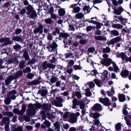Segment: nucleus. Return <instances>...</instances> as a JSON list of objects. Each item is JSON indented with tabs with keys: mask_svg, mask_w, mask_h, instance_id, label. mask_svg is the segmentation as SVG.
Returning a JSON list of instances; mask_svg holds the SVG:
<instances>
[{
	"mask_svg": "<svg viewBox=\"0 0 131 131\" xmlns=\"http://www.w3.org/2000/svg\"><path fill=\"white\" fill-rule=\"evenodd\" d=\"M83 10L84 11H87V12H85V14L89 13L90 12V9H89V8L87 6H84L83 8ZM85 14V13L84 14Z\"/></svg>",
	"mask_w": 131,
	"mask_h": 131,
	"instance_id": "nucleus-42",
	"label": "nucleus"
},
{
	"mask_svg": "<svg viewBox=\"0 0 131 131\" xmlns=\"http://www.w3.org/2000/svg\"><path fill=\"white\" fill-rule=\"evenodd\" d=\"M96 24H95L96 25V28L97 29H100L101 26H102V24L100 23H99L97 22Z\"/></svg>",
	"mask_w": 131,
	"mask_h": 131,
	"instance_id": "nucleus-59",
	"label": "nucleus"
},
{
	"mask_svg": "<svg viewBox=\"0 0 131 131\" xmlns=\"http://www.w3.org/2000/svg\"><path fill=\"white\" fill-rule=\"evenodd\" d=\"M75 17L78 19H80L84 17V14L81 13H78L75 15Z\"/></svg>",
	"mask_w": 131,
	"mask_h": 131,
	"instance_id": "nucleus-28",
	"label": "nucleus"
},
{
	"mask_svg": "<svg viewBox=\"0 0 131 131\" xmlns=\"http://www.w3.org/2000/svg\"><path fill=\"white\" fill-rule=\"evenodd\" d=\"M12 77L10 76L5 80L6 84L8 85L9 84L11 81L12 80Z\"/></svg>",
	"mask_w": 131,
	"mask_h": 131,
	"instance_id": "nucleus-37",
	"label": "nucleus"
},
{
	"mask_svg": "<svg viewBox=\"0 0 131 131\" xmlns=\"http://www.w3.org/2000/svg\"><path fill=\"white\" fill-rule=\"evenodd\" d=\"M118 96L119 101L120 102H123L125 100V96L123 94H119Z\"/></svg>",
	"mask_w": 131,
	"mask_h": 131,
	"instance_id": "nucleus-15",
	"label": "nucleus"
},
{
	"mask_svg": "<svg viewBox=\"0 0 131 131\" xmlns=\"http://www.w3.org/2000/svg\"><path fill=\"white\" fill-rule=\"evenodd\" d=\"M84 34L81 33H77L75 34V35L77 38H78L81 39L83 37Z\"/></svg>",
	"mask_w": 131,
	"mask_h": 131,
	"instance_id": "nucleus-41",
	"label": "nucleus"
},
{
	"mask_svg": "<svg viewBox=\"0 0 131 131\" xmlns=\"http://www.w3.org/2000/svg\"><path fill=\"white\" fill-rule=\"evenodd\" d=\"M3 42H4L3 44L4 45L6 46L10 43L11 41L9 38H3Z\"/></svg>",
	"mask_w": 131,
	"mask_h": 131,
	"instance_id": "nucleus-20",
	"label": "nucleus"
},
{
	"mask_svg": "<svg viewBox=\"0 0 131 131\" xmlns=\"http://www.w3.org/2000/svg\"><path fill=\"white\" fill-rule=\"evenodd\" d=\"M54 104L56 106L59 107H61L62 106V104L61 103V102L57 101L54 102Z\"/></svg>",
	"mask_w": 131,
	"mask_h": 131,
	"instance_id": "nucleus-48",
	"label": "nucleus"
},
{
	"mask_svg": "<svg viewBox=\"0 0 131 131\" xmlns=\"http://www.w3.org/2000/svg\"><path fill=\"white\" fill-rule=\"evenodd\" d=\"M23 56L26 60H28L29 58V57L28 55V52L26 51H24L23 54Z\"/></svg>",
	"mask_w": 131,
	"mask_h": 131,
	"instance_id": "nucleus-34",
	"label": "nucleus"
},
{
	"mask_svg": "<svg viewBox=\"0 0 131 131\" xmlns=\"http://www.w3.org/2000/svg\"><path fill=\"white\" fill-rule=\"evenodd\" d=\"M23 130L22 127H19L13 130L12 131H23Z\"/></svg>",
	"mask_w": 131,
	"mask_h": 131,
	"instance_id": "nucleus-60",
	"label": "nucleus"
},
{
	"mask_svg": "<svg viewBox=\"0 0 131 131\" xmlns=\"http://www.w3.org/2000/svg\"><path fill=\"white\" fill-rule=\"evenodd\" d=\"M10 121L8 117H4L2 119V123L3 124H6L9 125L10 123Z\"/></svg>",
	"mask_w": 131,
	"mask_h": 131,
	"instance_id": "nucleus-24",
	"label": "nucleus"
},
{
	"mask_svg": "<svg viewBox=\"0 0 131 131\" xmlns=\"http://www.w3.org/2000/svg\"><path fill=\"white\" fill-rule=\"evenodd\" d=\"M3 114L5 116L7 115L9 116H12L13 115V113L11 112H3Z\"/></svg>",
	"mask_w": 131,
	"mask_h": 131,
	"instance_id": "nucleus-35",
	"label": "nucleus"
},
{
	"mask_svg": "<svg viewBox=\"0 0 131 131\" xmlns=\"http://www.w3.org/2000/svg\"><path fill=\"white\" fill-rule=\"evenodd\" d=\"M43 123L46 125V127L47 126L48 128L50 126L51 123L47 121H45Z\"/></svg>",
	"mask_w": 131,
	"mask_h": 131,
	"instance_id": "nucleus-50",
	"label": "nucleus"
},
{
	"mask_svg": "<svg viewBox=\"0 0 131 131\" xmlns=\"http://www.w3.org/2000/svg\"><path fill=\"white\" fill-rule=\"evenodd\" d=\"M28 15H30L29 17L32 19H35L36 18L37 14L35 10H34L30 12Z\"/></svg>",
	"mask_w": 131,
	"mask_h": 131,
	"instance_id": "nucleus-16",
	"label": "nucleus"
},
{
	"mask_svg": "<svg viewBox=\"0 0 131 131\" xmlns=\"http://www.w3.org/2000/svg\"><path fill=\"white\" fill-rule=\"evenodd\" d=\"M13 40L14 41H20L22 40V38L19 36H15L13 38Z\"/></svg>",
	"mask_w": 131,
	"mask_h": 131,
	"instance_id": "nucleus-40",
	"label": "nucleus"
},
{
	"mask_svg": "<svg viewBox=\"0 0 131 131\" xmlns=\"http://www.w3.org/2000/svg\"><path fill=\"white\" fill-rule=\"evenodd\" d=\"M77 4H73L72 5L69 7V8H73V10H72V12L74 13H77L80 11V8L78 6H76Z\"/></svg>",
	"mask_w": 131,
	"mask_h": 131,
	"instance_id": "nucleus-6",
	"label": "nucleus"
},
{
	"mask_svg": "<svg viewBox=\"0 0 131 131\" xmlns=\"http://www.w3.org/2000/svg\"><path fill=\"white\" fill-rule=\"evenodd\" d=\"M5 102L6 104L7 105H8L10 104V100L9 97H7L5 100Z\"/></svg>",
	"mask_w": 131,
	"mask_h": 131,
	"instance_id": "nucleus-58",
	"label": "nucleus"
},
{
	"mask_svg": "<svg viewBox=\"0 0 131 131\" xmlns=\"http://www.w3.org/2000/svg\"><path fill=\"white\" fill-rule=\"evenodd\" d=\"M26 8L28 11V12L26 13L27 15H29L30 12L34 10L32 6L30 5H28V6L26 7Z\"/></svg>",
	"mask_w": 131,
	"mask_h": 131,
	"instance_id": "nucleus-19",
	"label": "nucleus"
},
{
	"mask_svg": "<svg viewBox=\"0 0 131 131\" xmlns=\"http://www.w3.org/2000/svg\"><path fill=\"white\" fill-rule=\"evenodd\" d=\"M57 80V78L56 77H52L50 79V82L52 83H53Z\"/></svg>",
	"mask_w": 131,
	"mask_h": 131,
	"instance_id": "nucleus-54",
	"label": "nucleus"
},
{
	"mask_svg": "<svg viewBox=\"0 0 131 131\" xmlns=\"http://www.w3.org/2000/svg\"><path fill=\"white\" fill-rule=\"evenodd\" d=\"M26 109V107L24 105H23L21 109V110L20 111V112L22 113V115L23 114V113L25 112Z\"/></svg>",
	"mask_w": 131,
	"mask_h": 131,
	"instance_id": "nucleus-56",
	"label": "nucleus"
},
{
	"mask_svg": "<svg viewBox=\"0 0 131 131\" xmlns=\"http://www.w3.org/2000/svg\"><path fill=\"white\" fill-rule=\"evenodd\" d=\"M102 51L103 53H108L110 51V48L108 47L103 48Z\"/></svg>",
	"mask_w": 131,
	"mask_h": 131,
	"instance_id": "nucleus-38",
	"label": "nucleus"
},
{
	"mask_svg": "<svg viewBox=\"0 0 131 131\" xmlns=\"http://www.w3.org/2000/svg\"><path fill=\"white\" fill-rule=\"evenodd\" d=\"M48 63L46 61L43 62L42 64V68L44 69H46L48 67Z\"/></svg>",
	"mask_w": 131,
	"mask_h": 131,
	"instance_id": "nucleus-33",
	"label": "nucleus"
},
{
	"mask_svg": "<svg viewBox=\"0 0 131 131\" xmlns=\"http://www.w3.org/2000/svg\"><path fill=\"white\" fill-rule=\"evenodd\" d=\"M91 117H92L94 119L98 118L100 116V115L97 113H92L90 115Z\"/></svg>",
	"mask_w": 131,
	"mask_h": 131,
	"instance_id": "nucleus-22",
	"label": "nucleus"
},
{
	"mask_svg": "<svg viewBox=\"0 0 131 131\" xmlns=\"http://www.w3.org/2000/svg\"><path fill=\"white\" fill-rule=\"evenodd\" d=\"M71 114L72 113L69 112H66L64 114L63 117V118H66L68 117H70Z\"/></svg>",
	"mask_w": 131,
	"mask_h": 131,
	"instance_id": "nucleus-43",
	"label": "nucleus"
},
{
	"mask_svg": "<svg viewBox=\"0 0 131 131\" xmlns=\"http://www.w3.org/2000/svg\"><path fill=\"white\" fill-rule=\"evenodd\" d=\"M112 64L113 67L114 71L116 73L119 72V69L116 64V63L114 61L112 62Z\"/></svg>",
	"mask_w": 131,
	"mask_h": 131,
	"instance_id": "nucleus-17",
	"label": "nucleus"
},
{
	"mask_svg": "<svg viewBox=\"0 0 131 131\" xmlns=\"http://www.w3.org/2000/svg\"><path fill=\"white\" fill-rule=\"evenodd\" d=\"M94 37L96 40H98L106 41V38L101 36H95Z\"/></svg>",
	"mask_w": 131,
	"mask_h": 131,
	"instance_id": "nucleus-25",
	"label": "nucleus"
},
{
	"mask_svg": "<svg viewBox=\"0 0 131 131\" xmlns=\"http://www.w3.org/2000/svg\"><path fill=\"white\" fill-rule=\"evenodd\" d=\"M69 36V34L67 33H61L60 34V37H61L65 38L64 40L63 41V42L65 43V42H66L67 41V39L66 38V37H67Z\"/></svg>",
	"mask_w": 131,
	"mask_h": 131,
	"instance_id": "nucleus-21",
	"label": "nucleus"
},
{
	"mask_svg": "<svg viewBox=\"0 0 131 131\" xmlns=\"http://www.w3.org/2000/svg\"><path fill=\"white\" fill-rule=\"evenodd\" d=\"M40 82L38 80H35L29 82L30 85H36L39 84Z\"/></svg>",
	"mask_w": 131,
	"mask_h": 131,
	"instance_id": "nucleus-31",
	"label": "nucleus"
},
{
	"mask_svg": "<svg viewBox=\"0 0 131 131\" xmlns=\"http://www.w3.org/2000/svg\"><path fill=\"white\" fill-rule=\"evenodd\" d=\"M91 94V93L88 89H87L85 90V95L87 96H89Z\"/></svg>",
	"mask_w": 131,
	"mask_h": 131,
	"instance_id": "nucleus-47",
	"label": "nucleus"
},
{
	"mask_svg": "<svg viewBox=\"0 0 131 131\" xmlns=\"http://www.w3.org/2000/svg\"><path fill=\"white\" fill-rule=\"evenodd\" d=\"M111 32L113 35L115 36H117L119 34L118 31L117 30H115L111 31Z\"/></svg>",
	"mask_w": 131,
	"mask_h": 131,
	"instance_id": "nucleus-46",
	"label": "nucleus"
},
{
	"mask_svg": "<svg viewBox=\"0 0 131 131\" xmlns=\"http://www.w3.org/2000/svg\"><path fill=\"white\" fill-rule=\"evenodd\" d=\"M114 13L118 15H120L123 11V9L121 6L119 7L118 9H114Z\"/></svg>",
	"mask_w": 131,
	"mask_h": 131,
	"instance_id": "nucleus-10",
	"label": "nucleus"
},
{
	"mask_svg": "<svg viewBox=\"0 0 131 131\" xmlns=\"http://www.w3.org/2000/svg\"><path fill=\"white\" fill-rule=\"evenodd\" d=\"M88 84L89 85V87L92 88H94L95 86V84L92 81H91L88 83Z\"/></svg>",
	"mask_w": 131,
	"mask_h": 131,
	"instance_id": "nucleus-36",
	"label": "nucleus"
},
{
	"mask_svg": "<svg viewBox=\"0 0 131 131\" xmlns=\"http://www.w3.org/2000/svg\"><path fill=\"white\" fill-rule=\"evenodd\" d=\"M129 71L128 70H126L122 71L121 73V75L122 77L124 78H125L129 74Z\"/></svg>",
	"mask_w": 131,
	"mask_h": 131,
	"instance_id": "nucleus-23",
	"label": "nucleus"
},
{
	"mask_svg": "<svg viewBox=\"0 0 131 131\" xmlns=\"http://www.w3.org/2000/svg\"><path fill=\"white\" fill-rule=\"evenodd\" d=\"M31 69L29 67H27L25 69L23 70V72L24 73H27V72H30L31 71Z\"/></svg>",
	"mask_w": 131,
	"mask_h": 131,
	"instance_id": "nucleus-39",
	"label": "nucleus"
},
{
	"mask_svg": "<svg viewBox=\"0 0 131 131\" xmlns=\"http://www.w3.org/2000/svg\"><path fill=\"white\" fill-rule=\"evenodd\" d=\"M74 63V61L73 60H70L68 62L67 66L69 67L70 66L73 65Z\"/></svg>",
	"mask_w": 131,
	"mask_h": 131,
	"instance_id": "nucleus-62",
	"label": "nucleus"
},
{
	"mask_svg": "<svg viewBox=\"0 0 131 131\" xmlns=\"http://www.w3.org/2000/svg\"><path fill=\"white\" fill-rule=\"evenodd\" d=\"M100 102L102 103L104 105L106 106H109L111 105L110 99L107 97L103 98L100 97L99 98Z\"/></svg>",
	"mask_w": 131,
	"mask_h": 131,
	"instance_id": "nucleus-4",
	"label": "nucleus"
},
{
	"mask_svg": "<svg viewBox=\"0 0 131 131\" xmlns=\"http://www.w3.org/2000/svg\"><path fill=\"white\" fill-rule=\"evenodd\" d=\"M38 27L35 28L34 30L33 31L35 34L38 32L40 34H42L43 32V25L40 23H38Z\"/></svg>",
	"mask_w": 131,
	"mask_h": 131,
	"instance_id": "nucleus-1",
	"label": "nucleus"
},
{
	"mask_svg": "<svg viewBox=\"0 0 131 131\" xmlns=\"http://www.w3.org/2000/svg\"><path fill=\"white\" fill-rule=\"evenodd\" d=\"M65 57L66 58H72L73 57V54L72 53H69L65 54Z\"/></svg>",
	"mask_w": 131,
	"mask_h": 131,
	"instance_id": "nucleus-53",
	"label": "nucleus"
},
{
	"mask_svg": "<svg viewBox=\"0 0 131 131\" xmlns=\"http://www.w3.org/2000/svg\"><path fill=\"white\" fill-rule=\"evenodd\" d=\"M80 102L78 101L76 99H74L72 101V108L73 109L76 108V106L79 105Z\"/></svg>",
	"mask_w": 131,
	"mask_h": 131,
	"instance_id": "nucleus-13",
	"label": "nucleus"
},
{
	"mask_svg": "<svg viewBox=\"0 0 131 131\" xmlns=\"http://www.w3.org/2000/svg\"><path fill=\"white\" fill-rule=\"evenodd\" d=\"M16 92L14 90H12L10 91L8 93V95L9 97H10L13 100H14L16 98Z\"/></svg>",
	"mask_w": 131,
	"mask_h": 131,
	"instance_id": "nucleus-12",
	"label": "nucleus"
},
{
	"mask_svg": "<svg viewBox=\"0 0 131 131\" xmlns=\"http://www.w3.org/2000/svg\"><path fill=\"white\" fill-rule=\"evenodd\" d=\"M41 95L42 96H45L47 94L46 91V90H43L41 91L40 92Z\"/></svg>",
	"mask_w": 131,
	"mask_h": 131,
	"instance_id": "nucleus-61",
	"label": "nucleus"
},
{
	"mask_svg": "<svg viewBox=\"0 0 131 131\" xmlns=\"http://www.w3.org/2000/svg\"><path fill=\"white\" fill-rule=\"evenodd\" d=\"M116 57L117 58H121L123 61L124 60L126 61L127 56L124 53L122 52L120 53H117L116 54Z\"/></svg>",
	"mask_w": 131,
	"mask_h": 131,
	"instance_id": "nucleus-8",
	"label": "nucleus"
},
{
	"mask_svg": "<svg viewBox=\"0 0 131 131\" xmlns=\"http://www.w3.org/2000/svg\"><path fill=\"white\" fill-rule=\"evenodd\" d=\"M93 81L96 85L100 87L101 86V80H99L98 78H96Z\"/></svg>",
	"mask_w": 131,
	"mask_h": 131,
	"instance_id": "nucleus-18",
	"label": "nucleus"
},
{
	"mask_svg": "<svg viewBox=\"0 0 131 131\" xmlns=\"http://www.w3.org/2000/svg\"><path fill=\"white\" fill-rule=\"evenodd\" d=\"M58 13L60 16H63L65 14L64 9L63 8H60L58 10Z\"/></svg>",
	"mask_w": 131,
	"mask_h": 131,
	"instance_id": "nucleus-29",
	"label": "nucleus"
},
{
	"mask_svg": "<svg viewBox=\"0 0 131 131\" xmlns=\"http://www.w3.org/2000/svg\"><path fill=\"white\" fill-rule=\"evenodd\" d=\"M45 22L47 24H50L52 22V21L50 18H48L45 19Z\"/></svg>",
	"mask_w": 131,
	"mask_h": 131,
	"instance_id": "nucleus-52",
	"label": "nucleus"
},
{
	"mask_svg": "<svg viewBox=\"0 0 131 131\" xmlns=\"http://www.w3.org/2000/svg\"><path fill=\"white\" fill-rule=\"evenodd\" d=\"M107 94L109 96L111 97L115 94V90L114 89L113 87L112 86L111 91H106Z\"/></svg>",
	"mask_w": 131,
	"mask_h": 131,
	"instance_id": "nucleus-14",
	"label": "nucleus"
},
{
	"mask_svg": "<svg viewBox=\"0 0 131 131\" xmlns=\"http://www.w3.org/2000/svg\"><path fill=\"white\" fill-rule=\"evenodd\" d=\"M25 61H21L19 64V67L20 69H22L26 66L25 64Z\"/></svg>",
	"mask_w": 131,
	"mask_h": 131,
	"instance_id": "nucleus-32",
	"label": "nucleus"
},
{
	"mask_svg": "<svg viewBox=\"0 0 131 131\" xmlns=\"http://www.w3.org/2000/svg\"><path fill=\"white\" fill-rule=\"evenodd\" d=\"M22 74V72L21 71H20L17 72L16 74V76L17 77H18L21 76Z\"/></svg>",
	"mask_w": 131,
	"mask_h": 131,
	"instance_id": "nucleus-63",
	"label": "nucleus"
},
{
	"mask_svg": "<svg viewBox=\"0 0 131 131\" xmlns=\"http://www.w3.org/2000/svg\"><path fill=\"white\" fill-rule=\"evenodd\" d=\"M124 119L125 120L126 123L127 125L129 128L131 127V120L125 116L124 117Z\"/></svg>",
	"mask_w": 131,
	"mask_h": 131,
	"instance_id": "nucleus-26",
	"label": "nucleus"
},
{
	"mask_svg": "<svg viewBox=\"0 0 131 131\" xmlns=\"http://www.w3.org/2000/svg\"><path fill=\"white\" fill-rule=\"evenodd\" d=\"M121 125L120 123H117L115 126L116 129L117 131H119L121 128Z\"/></svg>",
	"mask_w": 131,
	"mask_h": 131,
	"instance_id": "nucleus-45",
	"label": "nucleus"
},
{
	"mask_svg": "<svg viewBox=\"0 0 131 131\" xmlns=\"http://www.w3.org/2000/svg\"><path fill=\"white\" fill-rule=\"evenodd\" d=\"M48 59H49V61L51 63H54L56 61V58L52 55L49 56Z\"/></svg>",
	"mask_w": 131,
	"mask_h": 131,
	"instance_id": "nucleus-30",
	"label": "nucleus"
},
{
	"mask_svg": "<svg viewBox=\"0 0 131 131\" xmlns=\"http://www.w3.org/2000/svg\"><path fill=\"white\" fill-rule=\"evenodd\" d=\"M75 95L78 98L80 99L81 97V93L79 91H77L75 92Z\"/></svg>",
	"mask_w": 131,
	"mask_h": 131,
	"instance_id": "nucleus-55",
	"label": "nucleus"
},
{
	"mask_svg": "<svg viewBox=\"0 0 131 131\" xmlns=\"http://www.w3.org/2000/svg\"><path fill=\"white\" fill-rule=\"evenodd\" d=\"M13 112L15 114L22 115V113L18 109L15 108L13 110Z\"/></svg>",
	"mask_w": 131,
	"mask_h": 131,
	"instance_id": "nucleus-44",
	"label": "nucleus"
},
{
	"mask_svg": "<svg viewBox=\"0 0 131 131\" xmlns=\"http://www.w3.org/2000/svg\"><path fill=\"white\" fill-rule=\"evenodd\" d=\"M93 110L95 111H100L102 110V106L99 104L97 103L95 104L92 107Z\"/></svg>",
	"mask_w": 131,
	"mask_h": 131,
	"instance_id": "nucleus-11",
	"label": "nucleus"
},
{
	"mask_svg": "<svg viewBox=\"0 0 131 131\" xmlns=\"http://www.w3.org/2000/svg\"><path fill=\"white\" fill-rule=\"evenodd\" d=\"M36 107L35 106H32L29 108L28 113L29 115L32 116L34 115L36 113Z\"/></svg>",
	"mask_w": 131,
	"mask_h": 131,
	"instance_id": "nucleus-7",
	"label": "nucleus"
},
{
	"mask_svg": "<svg viewBox=\"0 0 131 131\" xmlns=\"http://www.w3.org/2000/svg\"><path fill=\"white\" fill-rule=\"evenodd\" d=\"M34 76V74L32 73H30L28 74L27 75V77L28 79H31Z\"/></svg>",
	"mask_w": 131,
	"mask_h": 131,
	"instance_id": "nucleus-57",
	"label": "nucleus"
},
{
	"mask_svg": "<svg viewBox=\"0 0 131 131\" xmlns=\"http://www.w3.org/2000/svg\"><path fill=\"white\" fill-rule=\"evenodd\" d=\"M77 118L74 113H72L69 117V122L71 123H74L77 121Z\"/></svg>",
	"mask_w": 131,
	"mask_h": 131,
	"instance_id": "nucleus-9",
	"label": "nucleus"
},
{
	"mask_svg": "<svg viewBox=\"0 0 131 131\" xmlns=\"http://www.w3.org/2000/svg\"><path fill=\"white\" fill-rule=\"evenodd\" d=\"M79 105L80 108L81 109H83L85 107V104L82 102H80Z\"/></svg>",
	"mask_w": 131,
	"mask_h": 131,
	"instance_id": "nucleus-51",
	"label": "nucleus"
},
{
	"mask_svg": "<svg viewBox=\"0 0 131 131\" xmlns=\"http://www.w3.org/2000/svg\"><path fill=\"white\" fill-rule=\"evenodd\" d=\"M111 59L107 58L106 59H103L101 61V63L102 64L106 66H109L112 62H113Z\"/></svg>",
	"mask_w": 131,
	"mask_h": 131,
	"instance_id": "nucleus-3",
	"label": "nucleus"
},
{
	"mask_svg": "<svg viewBox=\"0 0 131 131\" xmlns=\"http://www.w3.org/2000/svg\"><path fill=\"white\" fill-rule=\"evenodd\" d=\"M121 40L120 37H118L111 39L108 42V45H111L114 44L115 43L118 42Z\"/></svg>",
	"mask_w": 131,
	"mask_h": 131,
	"instance_id": "nucleus-5",
	"label": "nucleus"
},
{
	"mask_svg": "<svg viewBox=\"0 0 131 131\" xmlns=\"http://www.w3.org/2000/svg\"><path fill=\"white\" fill-rule=\"evenodd\" d=\"M95 49L94 47H91L89 48L88 50V51L90 53H92L94 52Z\"/></svg>",
	"mask_w": 131,
	"mask_h": 131,
	"instance_id": "nucleus-49",
	"label": "nucleus"
},
{
	"mask_svg": "<svg viewBox=\"0 0 131 131\" xmlns=\"http://www.w3.org/2000/svg\"><path fill=\"white\" fill-rule=\"evenodd\" d=\"M55 67V65L51 63H48V67L50 68L53 69Z\"/></svg>",
	"mask_w": 131,
	"mask_h": 131,
	"instance_id": "nucleus-64",
	"label": "nucleus"
},
{
	"mask_svg": "<svg viewBox=\"0 0 131 131\" xmlns=\"http://www.w3.org/2000/svg\"><path fill=\"white\" fill-rule=\"evenodd\" d=\"M112 27L117 29H121L122 28L123 26L119 24H114L112 25Z\"/></svg>",
	"mask_w": 131,
	"mask_h": 131,
	"instance_id": "nucleus-27",
	"label": "nucleus"
},
{
	"mask_svg": "<svg viewBox=\"0 0 131 131\" xmlns=\"http://www.w3.org/2000/svg\"><path fill=\"white\" fill-rule=\"evenodd\" d=\"M57 47L58 45L57 43L54 41H53L50 45L47 46L46 48L49 51L52 52L54 51L56 48Z\"/></svg>",
	"mask_w": 131,
	"mask_h": 131,
	"instance_id": "nucleus-2",
	"label": "nucleus"
}]
</instances>
